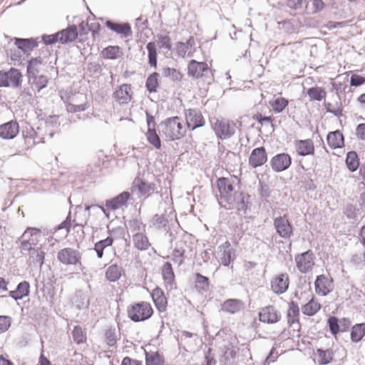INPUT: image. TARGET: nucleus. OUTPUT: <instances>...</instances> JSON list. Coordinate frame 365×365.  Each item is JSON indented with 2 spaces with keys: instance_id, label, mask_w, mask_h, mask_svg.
Masks as SVG:
<instances>
[{
  "instance_id": "1",
  "label": "nucleus",
  "mask_w": 365,
  "mask_h": 365,
  "mask_svg": "<svg viewBox=\"0 0 365 365\" xmlns=\"http://www.w3.org/2000/svg\"><path fill=\"white\" fill-rule=\"evenodd\" d=\"M130 196L129 192L124 191L113 198L106 200L104 206L96 204H85V210L88 212V216H90L91 210H101L106 217H108V210H116L126 205Z\"/></svg>"
},
{
  "instance_id": "2",
  "label": "nucleus",
  "mask_w": 365,
  "mask_h": 365,
  "mask_svg": "<svg viewBox=\"0 0 365 365\" xmlns=\"http://www.w3.org/2000/svg\"><path fill=\"white\" fill-rule=\"evenodd\" d=\"M251 205L250 195L238 187L220 206L226 210L236 209L239 212H242L243 214H246L247 210L250 209Z\"/></svg>"
},
{
  "instance_id": "3",
  "label": "nucleus",
  "mask_w": 365,
  "mask_h": 365,
  "mask_svg": "<svg viewBox=\"0 0 365 365\" xmlns=\"http://www.w3.org/2000/svg\"><path fill=\"white\" fill-rule=\"evenodd\" d=\"M162 133L168 140H175L182 138L186 133L180 118L178 116L170 117L160 123Z\"/></svg>"
},
{
  "instance_id": "4",
  "label": "nucleus",
  "mask_w": 365,
  "mask_h": 365,
  "mask_svg": "<svg viewBox=\"0 0 365 365\" xmlns=\"http://www.w3.org/2000/svg\"><path fill=\"white\" fill-rule=\"evenodd\" d=\"M210 123L218 139L230 138L236 132L237 125L232 120L224 118H213L210 120Z\"/></svg>"
},
{
  "instance_id": "5",
  "label": "nucleus",
  "mask_w": 365,
  "mask_h": 365,
  "mask_svg": "<svg viewBox=\"0 0 365 365\" xmlns=\"http://www.w3.org/2000/svg\"><path fill=\"white\" fill-rule=\"evenodd\" d=\"M153 314V310L150 304L146 302L136 303L128 309L129 318L135 322L147 320Z\"/></svg>"
},
{
  "instance_id": "6",
  "label": "nucleus",
  "mask_w": 365,
  "mask_h": 365,
  "mask_svg": "<svg viewBox=\"0 0 365 365\" xmlns=\"http://www.w3.org/2000/svg\"><path fill=\"white\" fill-rule=\"evenodd\" d=\"M187 74L193 78L207 77L212 80V71L205 62L191 60L187 65Z\"/></svg>"
},
{
  "instance_id": "7",
  "label": "nucleus",
  "mask_w": 365,
  "mask_h": 365,
  "mask_svg": "<svg viewBox=\"0 0 365 365\" xmlns=\"http://www.w3.org/2000/svg\"><path fill=\"white\" fill-rule=\"evenodd\" d=\"M156 186L153 183L147 182L140 178H135L131 187V192L138 197L143 196L149 197L152 192H155Z\"/></svg>"
},
{
  "instance_id": "8",
  "label": "nucleus",
  "mask_w": 365,
  "mask_h": 365,
  "mask_svg": "<svg viewBox=\"0 0 365 365\" xmlns=\"http://www.w3.org/2000/svg\"><path fill=\"white\" fill-rule=\"evenodd\" d=\"M276 233L283 239H289L293 235V226L285 215L278 216L273 220Z\"/></svg>"
},
{
  "instance_id": "9",
  "label": "nucleus",
  "mask_w": 365,
  "mask_h": 365,
  "mask_svg": "<svg viewBox=\"0 0 365 365\" xmlns=\"http://www.w3.org/2000/svg\"><path fill=\"white\" fill-rule=\"evenodd\" d=\"M233 182L234 180L228 178L222 177L217 179V187L220 197V205H222V203L237 190L235 189Z\"/></svg>"
},
{
  "instance_id": "10",
  "label": "nucleus",
  "mask_w": 365,
  "mask_h": 365,
  "mask_svg": "<svg viewBox=\"0 0 365 365\" xmlns=\"http://www.w3.org/2000/svg\"><path fill=\"white\" fill-rule=\"evenodd\" d=\"M105 25L109 30L120 35L123 38H130L133 36L132 28L128 22L107 20Z\"/></svg>"
},
{
  "instance_id": "11",
  "label": "nucleus",
  "mask_w": 365,
  "mask_h": 365,
  "mask_svg": "<svg viewBox=\"0 0 365 365\" xmlns=\"http://www.w3.org/2000/svg\"><path fill=\"white\" fill-rule=\"evenodd\" d=\"M57 259L66 265H76L81 263V256L78 250L71 247L61 250L57 254Z\"/></svg>"
},
{
  "instance_id": "12",
  "label": "nucleus",
  "mask_w": 365,
  "mask_h": 365,
  "mask_svg": "<svg viewBox=\"0 0 365 365\" xmlns=\"http://www.w3.org/2000/svg\"><path fill=\"white\" fill-rule=\"evenodd\" d=\"M314 256L311 250L297 255L294 257L297 267L302 273H307L312 269L314 264Z\"/></svg>"
},
{
  "instance_id": "13",
  "label": "nucleus",
  "mask_w": 365,
  "mask_h": 365,
  "mask_svg": "<svg viewBox=\"0 0 365 365\" xmlns=\"http://www.w3.org/2000/svg\"><path fill=\"white\" fill-rule=\"evenodd\" d=\"M186 124L189 129L194 130L205 125V119L200 110L197 108H190L185 110Z\"/></svg>"
},
{
  "instance_id": "14",
  "label": "nucleus",
  "mask_w": 365,
  "mask_h": 365,
  "mask_svg": "<svg viewBox=\"0 0 365 365\" xmlns=\"http://www.w3.org/2000/svg\"><path fill=\"white\" fill-rule=\"evenodd\" d=\"M292 163V158L288 153H282L275 155L270 160L272 169L277 173L287 170Z\"/></svg>"
},
{
  "instance_id": "15",
  "label": "nucleus",
  "mask_w": 365,
  "mask_h": 365,
  "mask_svg": "<svg viewBox=\"0 0 365 365\" xmlns=\"http://www.w3.org/2000/svg\"><path fill=\"white\" fill-rule=\"evenodd\" d=\"M259 318L262 322L274 324L279 321L281 314L274 306H267L261 309Z\"/></svg>"
},
{
  "instance_id": "16",
  "label": "nucleus",
  "mask_w": 365,
  "mask_h": 365,
  "mask_svg": "<svg viewBox=\"0 0 365 365\" xmlns=\"http://www.w3.org/2000/svg\"><path fill=\"white\" fill-rule=\"evenodd\" d=\"M267 160V155L264 147L253 149L249 158V165L256 168L263 165Z\"/></svg>"
},
{
  "instance_id": "17",
  "label": "nucleus",
  "mask_w": 365,
  "mask_h": 365,
  "mask_svg": "<svg viewBox=\"0 0 365 365\" xmlns=\"http://www.w3.org/2000/svg\"><path fill=\"white\" fill-rule=\"evenodd\" d=\"M333 279L328 278L324 274L317 277L314 282L316 292L322 296L327 295L332 290Z\"/></svg>"
},
{
  "instance_id": "18",
  "label": "nucleus",
  "mask_w": 365,
  "mask_h": 365,
  "mask_svg": "<svg viewBox=\"0 0 365 365\" xmlns=\"http://www.w3.org/2000/svg\"><path fill=\"white\" fill-rule=\"evenodd\" d=\"M170 212L167 215L168 210H165V213L162 215L155 214L151 220V223L153 227H155L158 230H163L165 231H168L169 221L173 220V217H175V215H173V211L172 208H169Z\"/></svg>"
},
{
  "instance_id": "19",
  "label": "nucleus",
  "mask_w": 365,
  "mask_h": 365,
  "mask_svg": "<svg viewBox=\"0 0 365 365\" xmlns=\"http://www.w3.org/2000/svg\"><path fill=\"white\" fill-rule=\"evenodd\" d=\"M19 133V125L16 120H10L0 125V137L3 139H14Z\"/></svg>"
},
{
  "instance_id": "20",
  "label": "nucleus",
  "mask_w": 365,
  "mask_h": 365,
  "mask_svg": "<svg viewBox=\"0 0 365 365\" xmlns=\"http://www.w3.org/2000/svg\"><path fill=\"white\" fill-rule=\"evenodd\" d=\"M221 254V264L225 267H229L235 259V251L231 247L230 243L226 241L219 247Z\"/></svg>"
},
{
  "instance_id": "21",
  "label": "nucleus",
  "mask_w": 365,
  "mask_h": 365,
  "mask_svg": "<svg viewBox=\"0 0 365 365\" xmlns=\"http://www.w3.org/2000/svg\"><path fill=\"white\" fill-rule=\"evenodd\" d=\"M289 284V282L288 274L286 273L281 274L273 278L271 282V288L274 293L281 294L287 290Z\"/></svg>"
},
{
  "instance_id": "22",
  "label": "nucleus",
  "mask_w": 365,
  "mask_h": 365,
  "mask_svg": "<svg viewBox=\"0 0 365 365\" xmlns=\"http://www.w3.org/2000/svg\"><path fill=\"white\" fill-rule=\"evenodd\" d=\"M59 43L66 44L74 41L78 37V28L75 24L68 25L65 29L57 32Z\"/></svg>"
},
{
  "instance_id": "23",
  "label": "nucleus",
  "mask_w": 365,
  "mask_h": 365,
  "mask_svg": "<svg viewBox=\"0 0 365 365\" xmlns=\"http://www.w3.org/2000/svg\"><path fill=\"white\" fill-rule=\"evenodd\" d=\"M151 297L158 311L159 312H165L168 305V299L164 292L160 287H156L153 289Z\"/></svg>"
},
{
  "instance_id": "24",
  "label": "nucleus",
  "mask_w": 365,
  "mask_h": 365,
  "mask_svg": "<svg viewBox=\"0 0 365 365\" xmlns=\"http://www.w3.org/2000/svg\"><path fill=\"white\" fill-rule=\"evenodd\" d=\"M295 148L297 153L300 156H307L314 153V145L311 139L296 140Z\"/></svg>"
},
{
  "instance_id": "25",
  "label": "nucleus",
  "mask_w": 365,
  "mask_h": 365,
  "mask_svg": "<svg viewBox=\"0 0 365 365\" xmlns=\"http://www.w3.org/2000/svg\"><path fill=\"white\" fill-rule=\"evenodd\" d=\"M72 304L78 310L87 309L90 304V298L87 294L78 290L73 297Z\"/></svg>"
},
{
  "instance_id": "26",
  "label": "nucleus",
  "mask_w": 365,
  "mask_h": 365,
  "mask_svg": "<svg viewBox=\"0 0 365 365\" xmlns=\"http://www.w3.org/2000/svg\"><path fill=\"white\" fill-rule=\"evenodd\" d=\"M30 293V284L26 281L21 282L18 284L16 289L9 292V296L14 300H20L24 297L29 295Z\"/></svg>"
},
{
  "instance_id": "27",
  "label": "nucleus",
  "mask_w": 365,
  "mask_h": 365,
  "mask_svg": "<svg viewBox=\"0 0 365 365\" xmlns=\"http://www.w3.org/2000/svg\"><path fill=\"white\" fill-rule=\"evenodd\" d=\"M329 146L333 149L341 148L344 145V138L340 130L329 133L327 137Z\"/></svg>"
},
{
  "instance_id": "28",
  "label": "nucleus",
  "mask_w": 365,
  "mask_h": 365,
  "mask_svg": "<svg viewBox=\"0 0 365 365\" xmlns=\"http://www.w3.org/2000/svg\"><path fill=\"white\" fill-rule=\"evenodd\" d=\"M15 45L19 50H21L24 53L29 52L34 50V48L38 45V41L33 38H15Z\"/></svg>"
},
{
  "instance_id": "29",
  "label": "nucleus",
  "mask_w": 365,
  "mask_h": 365,
  "mask_svg": "<svg viewBox=\"0 0 365 365\" xmlns=\"http://www.w3.org/2000/svg\"><path fill=\"white\" fill-rule=\"evenodd\" d=\"M45 259V252L43 250L41 245L40 247H34L33 250H31L29 252V261L34 266L38 265L39 268H41L43 264Z\"/></svg>"
},
{
  "instance_id": "30",
  "label": "nucleus",
  "mask_w": 365,
  "mask_h": 365,
  "mask_svg": "<svg viewBox=\"0 0 365 365\" xmlns=\"http://www.w3.org/2000/svg\"><path fill=\"white\" fill-rule=\"evenodd\" d=\"M130 86L126 83L121 85L118 90L113 93L114 98L120 103H127L131 98L130 95Z\"/></svg>"
},
{
  "instance_id": "31",
  "label": "nucleus",
  "mask_w": 365,
  "mask_h": 365,
  "mask_svg": "<svg viewBox=\"0 0 365 365\" xmlns=\"http://www.w3.org/2000/svg\"><path fill=\"white\" fill-rule=\"evenodd\" d=\"M133 242L134 247L140 251L147 250L150 244L145 234L143 232H136L133 235Z\"/></svg>"
},
{
  "instance_id": "32",
  "label": "nucleus",
  "mask_w": 365,
  "mask_h": 365,
  "mask_svg": "<svg viewBox=\"0 0 365 365\" xmlns=\"http://www.w3.org/2000/svg\"><path fill=\"white\" fill-rule=\"evenodd\" d=\"M55 232H54V228L52 230L48 227L36 228L29 227L26 229L21 237H26V236L29 235L31 237H35L39 240L41 235H43V236H47L49 235H52Z\"/></svg>"
},
{
  "instance_id": "33",
  "label": "nucleus",
  "mask_w": 365,
  "mask_h": 365,
  "mask_svg": "<svg viewBox=\"0 0 365 365\" xmlns=\"http://www.w3.org/2000/svg\"><path fill=\"white\" fill-rule=\"evenodd\" d=\"M114 239L115 238L113 237L108 236L106 239L99 240L95 243L93 250H95L98 259L103 258L104 250L108 247L112 246L114 242Z\"/></svg>"
},
{
  "instance_id": "34",
  "label": "nucleus",
  "mask_w": 365,
  "mask_h": 365,
  "mask_svg": "<svg viewBox=\"0 0 365 365\" xmlns=\"http://www.w3.org/2000/svg\"><path fill=\"white\" fill-rule=\"evenodd\" d=\"M123 269L117 264L110 265L106 272V279L110 282H115L120 279Z\"/></svg>"
},
{
  "instance_id": "35",
  "label": "nucleus",
  "mask_w": 365,
  "mask_h": 365,
  "mask_svg": "<svg viewBox=\"0 0 365 365\" xmlns=\"http://www.w3.org/2000/svg\"><path fill=\"white\" fill-rule=\"evenodd\" d=\"M237 351L238 349L231 343L224 345L222 348V354L221 356V361L225 364L231 359H234L237 356Z\"/></svg>"
},
{
  "instance_id": "36",
  "label": "nucleus",
  "mask_w": 365,
  "mask_h": 365,
  "mask_svg": "<svg viewBox=\"0 0 365 365\" xmlns=\"http://www.w3.org/2000/svg\"><path fill=\"white\" fill-rule=\"evenodd\" d=\"M210 279L200 273L195 274V287L199 292H207L210 287Z\"/></svg>"
},
{
  "instance_id": "37",
  "label": "nucleus",
  "mask_w": 365,
  "mask_h": 365,
  "mask_svg": "<svg viewBox=\"0 0 365 365\" xmlns=\"http://www.w3.org/2000/svg\"><path fill=\"white\" fill-rule=\"evenodd\" d=\"M104 58L115 60L123 55L121 48L118 46H109L102 51Z\"/></svg>"
},
{
  "instance_id": "38",
  "label": "nucleus",
  "mask_w": 365,
  "mask_h": 365,
  "mask_svg": "<svg viewBox=\"0 0 365 365\" xmlns=\"http://www.w3.org/2000/svg\"><path fill=\"white\" fill-rule=\"evenodd\" d=\"M146 48L148 53V63L150 66L156 68L158 64V52L155 43L153 41L148 43Z\"/></svg>"
},
{
  "instance_id": "39",
  "label": "nucleus",
  "mask_w": 365,
  "mask_h": 365,
  "mask_svg": "<svg viewBox=\"0 0 365 365\" xmlns=\"http://www.w3.org/2000/svg\"><path fill=\"white\" fill-rule=\"evenodd\" d=\"M365 335V323L356 324L352 327L351 339L353 342L360 341Z\"/></svg>"
},
{
  "instance_id": "40",
  "label": "nucleus",
  "mask_w": 365,
  "mask_h": 365,
  "mask_svg": "<svg viewBox=\"0 0 365 365\" xmlns=\"http://www.w3.org/2000/svg\"><path fill=\"white\" fill-rule=\"evenodd\" d=\"M346 165L351 172H354L359 168V160L355 151H349L346 154Z\"/></svg>"
},
{
  "instance_id": "41",
  "label": "nucleus",
  "mask_w": 365,
  "mask_h": 365,
  "mask_svg": "<svg viewBox=\"0 0 365 365\" xmlns=\"http://www.w3.org/2000/svg\"><path fill=\"white\" fill-rule=\"evenodd\" d=\"M8 73L10 86H12L14 88L21 86L22 82V75L21 72L16 68H11L8 71Z\"/></svg>"
},
{
  "instance_id": "42",
  "label": "nucleus",
  "mask_w": 365,
  "mask_h": 365,
  "mask_svg": "<svg viewBox=\"0 0 365 365\" xmlns=\"http://www.w3.org/2000/svg\"><path fill=\"white\" fill-rule=\"evenodd\" d=\"M158 77L159 73L153 72L147 78L145 81V88L150 93L157 92V89L159 86Z\"/></svg>"
},
{
  "instance_id": "43",
  "label": "nucleus",
  "mask_w": 365,
  "mask_h": 365,
  "mask_svg": "<svg viewBox=\"0 0 365 365\" xmlns=\"http://www.w3.org/2000/svg\"><path fill=\"white\" fill-rule=\"evenodd\" d=\"M161 271L165 283L172 284L175 279V274L171 263L169 262H165Z\"/></svg>"
},
{
  "instance_id": "44",
  "label": "nucleus",
  "mask_w": 365,
  "mask_h": 365,
  "mask_svg": "<svg viewBox=\"0 0 365 365\" xmlns=\"http://www.w3.org/2000/svg\"><path fill=\"white\" fill-rule=\"evenodd\" d=\"M299 309L298 304L292 301L289 304V309L287 312L288 322L294 324L299 322Z\"/></svg>"
},
{
  "instance_id": "45",
  "label": "nucleus",
  "mask_w": 365,
  "mask_h": 365,
  "mask_svg": "<svg viewBox=\"0 0 365 365\" xmlns=\"http://www.w3.org/2000/svg\"><path fill=\"white\" fill-rule=\"evenodd\" d=\"M242 307V302L239 299H227L223 304V309L229 313L235 314L239 312Z\"/></svg>"
},
{
  "instance_id": "46",
  "label": "nucleus",
  "mask_w": 365,
  "mask_h": 365,
  "mask_svg": "<svg viewBox=\"0 0 365 365\" xmlns=\"http://www.w3.org/2000/svg\"><path fill=\"white\" fill-rule=\"evenodd\" d=\"M321 308V305L314 302V299L309 300L306 304L302 307V313L307 316L314 315Z\"/></svg>"
},
{
  "instance_id": "47",
  "label": "nucleus",
  "mask_w": 365,
  "mask_h": 365,
  "mask_svg": "<svg viewBox=\"0 0 365 365\" xmlns=\"http://www.w3.org/2000/svg\"><path fill=\"white\" fill-rule=\"evenodd\" d=\"M42 63V59L41 57L31 58L28 61L27 65V74L29 78L34 76L38 72V67Z\"/></svg>"
},
{
  "instance_id": "48",
  "label": "nucleus",
  "mask_w": 365,
  "mask_h": 365,
  "mask_svg": "<svg viewBox=\"0 0 365 365\" xmlns=\"http://www.w3.org/2000/svg\"><path fill=\"white\" fill-rule=\"evenodd\" d=\"M307 95L310 98V100L321 101L325 98L326 93L324 90L318 86L311 87L308 88L307 91Z\"/></svg>"
},
{
  "instance_id": "49",
  "label": "nucleus",
  "mask_w": 365,
  "mask_h": 365,
  "mask_svg": "<svg viewBox=\"0 0 365 365\" xmlns=\"http://www.w3.org/2000/svg\"><path fill=\"white\" fill-rule=\"evenodd\" d=\"M317 352L319 356L318 361L319 364L327 365L331 362L333 357V351L331 349L323 350L318 349Z\"/></svg>"
},
{
  "instance_id": "50",
  "label": "nucleus",
  "mask_w": 365,
  "mask_h": 365,
  "mask_svg": "<svg viewBox=\"0 0 365 365\" xmlns=\"http://www.w3.org/2000/svg\"><path fill=\"white\" fill-rule=\"evenodd\" d=\"M146 137L148 141L156 149H160L161 148V140L156 133L155 128H153L152 129H148V131L146 133Z\"/></svg>"
},
{
  "instance_id": "51",
  "label": "nucleus",
  "mask_w": 365,
  "mask_h": 365,
  "mask_svg": "<svg viewBox=\"0 0 365 365\" xmlns=\"http://www.w3.org/2000/svg\"><path fill=\"white\" fill-rule=\"evenodd\" d=\"M195 46V39L192 36H190L188 40L185 42H178L177 51L179 55L185 56L188 49L192 48Z\"/></svg>"
},
{
  "instance_id": "52",
  "label": "nucleus",
  "mask_w": 365,
  "mask_h": 365,
  "mask_svg": "<svg viewBox=\"0 0 365 365\" xmlns=\"http://www.w3.org/2000/svg\"><path fill=\"white\" fill-rule=\"evenodd\" d=\"M146 365H163L164 359L158 352L145 353Z\"/></svg>"
},
{
  "instance_id": "53",
  "label": "nucleus",
  "mask_w": 365,
  "mask_h": 365,
  "mask_svg": "<svg viewBox=\"0 0 365 365\" xmlns=\"http://www.w3.org/2000/svg\"><path fill=\"white\" fill-rule=\"evenodd\" d=\"M72 336L73 341L78 344H83L86 341V334L80 326L74 327L72 331Z\"/></svg>"
},
{
  "instance_id": "54",
  "label": "nucleus",
  "mask_w": 365,
  "mask_h": 365,
  "mask_svg": "<svg viewBox=\"0 0 365 365\" xmlns=\"http://www.w3.org/2000/svg\"><path fill=\"white\" fill-rule=\"evenodd\" d=\"M288 101L284 98H277L271 104L273 111L275 113H282L288 106Z\"/></svg>"
},
{
  "instance_id": "55",
  "label": "nucleus",
  "mask_w": 365,
  "mask_h": 365,
  "mask_svg": "<svg viewBox=\"0 0 365 365\" xmlns=\"http://www.w3.org/2000/svg\"><path fill=\"white\" fill-rule=\"evenodd\" d=\"M29 79L33 80V84L38 91H40L47 86L48 78L43 75H35L34 76L29 78Z\"/></svg>"
},
{
  "instance_id": "56",
  "label": "nucleus",
  "mask_w": 365,
  "mask_h": 365,
  "mask_svg": "<svg viewBox=\"0 0 365 365\" xmlns=\"http://www.w3.org/2000/svg\"><path fill=\"white\" fill-rule=\"evenodd\" d=\"M163 75L165 77L170 78L173 81H180L182 79V74L175 68L166 67L163 69Z\"/></svg>"
},
{
  "instance_id": "57",
  "label": "nucleus",
  "mask_w": 365,
  "mask_h": 365,
  "mask_svg": "<svg viewBox=\"0 0 365 365\" xmlns=\"http://www.w3.org/2000/svg\"><path fill=\"white\" fill-rule=\"evenodd\" d=\"M185 250L182 247H175L172 253L173 261L179 266L182 264L185 261Z\"/></svg>"
},
{
  "instance_id": "58",
  "label": "nucleus",
  "mask_w": 365,
  "mask_h": 365,
  "mask_svg": "<svg viewBox=\"0 0 365 365\" xmlns=\"http://www.w3.org/2000/svg\"><path fill=\"white\" fill-rule=\"evenodd\" d=\"M26 237H28V239L24 240L21 242L20 248L23 250L29 251V253L31 250L34 249V247L31 246L36 245L37 242H38V239L35 237H31L29 235H28Z\"/></svg>"
},
{
  "instance_id": "59",
  "label": "nucleus",
  "mask_w": 365,
  "mask_h": 365,
  "mask_svg": "<svg viewBox=\"0 0 365 365\" xmlns=\"http://www.w3.org/2000/svg\"><path fill=\"white\" fill-rule=\"evenodd\" d=\"M330 332L336 336L340 331L339 320L336 317L332 316L327 321Z\"/></svg>"
},
{
  "instance_id": "60",
  "label": "nucleus",
  "mask_w": 365,
  "mask_h": 365,
  "mask_svg": "<svg viewBox=\"0 0 365 365\" xmlns=\"http://www.w3.org/2000/svg\"><path fill=\"white\" fill-rule=\"evenodd\" d=\"M89 107L90 105L87 102L79 105H74L71 103L66 104V110L69 113H77L84 111L87 110Z\"/></svg>"
},
{
  "instance_id": "61",
  "label": "nucleus",
  "mask_w": 365,
  "mask_h": 365,
  "mask_svg": "<svg viewBox=\"0 0 365 365\" xmlns=\"http://www.w3.org/2000/svg\"><path fill=\"white\" fill-rule=\"evenodd\" d=\"M158 44L160 48H166L168 51L171 50L170 38L167 35H158Z\"/></svg>"
},
{
  "instance_id": "62",
  "label": "nucleus",
  "mask_w": 365,
  "mask_h": 365,
  "mask_svg": "<svg viewBox=\"0 0 365 365\" xmlns=\"http://www.w3.org/2000/svg\"><path fill=\"white\" fill-rule=\"evenodd\" d=\"M106 342L109 346H113L116 344V333L115 329H108L105 333Z\"/></svg>"
},
{
  "instance_id": "63",
  "label": "nucleus",
  "mask_w": 365,
  "mask_h": 365,
  "mask_svg": "<svg viewBox=\"0 0 365 365\" xmlns=\"http://www.w3.org/2000/svg\"><path fill=\"white\" fill-rule=\"evenodd\" d=\"M41 40L43 43L46 45H53L57 42H59L58 34L55 33L53 34H43L41 36Z\"/></svg>"
},
{
  "instance_id": "64",
  "label": "nucleus",
  "mask_w": 365,
  "mask_h": 365,
  "mask_svg": "<svg viewBox=\"0 0 365 365\" xmlns=\"http://www.w3.org/2000/svg\"><path fill=\"white\" fill-rule=\"evenodd\" d=\"M11 324V318L9 316L0 315V334L6 332Z\"/></svg>"
}]
</instances>
